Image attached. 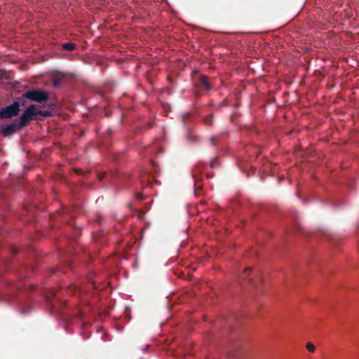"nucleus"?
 <instances>
[{"mask_svg": "<svg viewBox=\"0 0 359 359\" xmlns=\"http://www.w3.org/2000/svg\"><path fill=\"white\" fill-rule=\"evenodd\" d=\"M217 165H218V161H217V158H213V159L211 160L210 163V166L212 168H214Z\"/></svg>", "mask_w": 359, "mask_h": 359, "instance_id": "nucleus-10", "label": "nucleus"}, {"mask_svg": "<svg viewBox=\"0 0 359 359\" xmlns=\"http://www.w3.org/2000/svg\"><path fill=\"white\" fill-rule=\"evenodd\" d=\"M13 289H20V287L18 285H11L10 287H9V291L8 292V293L10 294V292H11V290Z\"/></svg>", "mask_w": 359, "mask_h": 359, "instance_id": "nucleus-13", "label": "nucleus"}, {"mask_svg": "<svg viewBox=\"0 0 359 359\" xmlns=\"http://www.w3.org/2000/svg\"><path fill=\"white\" fill-rule=\"evenodd\" d=\"M306 349H307L309 351L311 352V353L314 352V351H315V350H316V347H315V346H314L312 343H311V342H308V343L306 344Z\"/></svg>", "mask_w": 359, "mask_h": 359, "instance_id": "nucleus-9", "label": "nucleus"}, {"mask_svg": "<svg viewBox=\"0 0 359 359\" xmlns=\"http://www.w3.org/2000/svg\"><path fill=\"white\" fill-rule=\"evenodd\" d=\"M205 122L208 125H211L212 122V117L210 116L209 117L205 118Z\"/></svg>", "mask_w": 359, "mask_h": 359, "instance_id": "nucleus-12", "label": "nucleus"}, {"mask_svg": "<svg viewBox=\"0 0 359 359\" xmlns=\"http://www.w3.org/2000/svg\"><path fill=\"white\" fill-rule=\"evenodd\" d=\"M62 48L67 51H72L76 48V46L72 43H65L62 45Z\"/></svg>", "mask_w": 359, "mask_h": 359, "instance_id": "nucleus-8", "label": "nucleus"}, {"mask_svg": "<svg viewBox=\"0 0 359 359\" xmlns=\"http://www.w3.org/2000/svg\"><path fill=\"white\" fill-rule=\"evenodd\" d=\"M204 169V165L203 164H201V163H198L197 165H196L192 170H191V172H192V177L196 181V184H195V186H197V182H199L201 180V179H198V175L202 172V171ZM201 185H198V187H199Z\"/></svg>", "mask_w": 359, "mask_h": 359, "instance_id": "nucleus-5", "label": "nucleus"}, {"mask_svg": "<svg viewBox=\"0 0 359 359\" xmlns=\"http://www.w3.org/2000/svg\"><path fill=\"white\" fill-rule=\"evenodd\" d=\"M251 271H252L251 268H250V267L249 268H246L244 270V271L243 272V273L241 274V279H242V280L247 279L248 281L250 284L256 286V284L254 283L253 278L252 277H250Z\"/></svg>", "mask_w": 359, "mask_h": 359, "instance_id": "nucleus-6", "label": "nucleus"}, {"mask_svg": "<svg viewBox=\"0 0 359 359\" xmlns=\"http://www.w3.org/2000/svg\"><path fill=\"white\" fill-rule=\"evenodd\" d=\"M97 177H98L99 180H100V181H101V180H102L104 179V174H101V173H100V174H98V175H97Z\"/></svg>", "mask_w": 359, "mask_h": 359, "instance_id": "nucleus-15", "label": "nucleus"}, {"mask_svg": "<svg viewBox=\"0 0 359 359\" xmlns=\"http://www.w3.org/2000/svg\"><path fill=\"white\" fill-rule=\"evenodd\" d=\"M19 122L18 120H15V121L9 125H7L6 127L2 129V134L6 136H10L14 134L17 129H20Z\"/></svg>", "mask_w": 359, "mask_h": 359, "instance_id": "nucleus-4", "label": "nucleus"}, {"mask_svg": "<svg viewBox=\"0 0 359 359\" xmlns=\"http://www.w3.org/2000/svg\"><path fill=\"white\" fill-rule=\"evenodd\" d=\"M37 114L36 106L34 104L29 105L25 112L22 114L19 119H17L19 122L20 128L25 127L34 116Z\"/></svg>", "mask_w": 359, "mask_h": 359, "instance_id": "nucleus-2", "label": "nucleus"}, {"mask_svg": "<svg viewBox=\"0 0 359 359\" xmlns=\"http://www.w3.org/2000/svg\"><path fill=\"white\" fill-rule=\"evenodd\" d=\"M199 84L204 89L208 90L210 89V85L208 81V78L206 76L201 75L198 79Z\"/></svg>", "mask_w": 359, "mask_h": 359, "instance_id": "nucleus-7", "label": "nucleus"}, {"mask_svg": "<svg viewBox=\"0 0 359 359\" xmlns=\"http://www.w3.org/2000/svg\"><path fill=\"white\" fill-rule=\"evenodd\" d=\"M53 85H54V86H57L58 85V83L56 81V80H54Z\"/></svg>", "mask_w": 359, "mask_h": 359, "instance_id": "nucleus-16", "label": "nucleus"}, {"mask_svg": "<svg viewBox=\"0 0 359 359\" xmlns=\"http://www.w3.org/2000/svg\"><path fill=\"white\" fill-rule=\"evenodd\" d=\"M259 276V272L257 271V272H256V273H253V276Z\"/></svg>", "mask_w": 359, "mask_h": 359, "instance_id": "nucleus-18", "label": "nucleus"}, {"mask_svg": "<svg viewBox=\"0 0 359 359\" xmlns=\"http://www.w3.org/2000/svg\"><path fill=\"white\" fill-rule=\"evenodd\" d=\"M216 140H217V137H214V136H212V137H211L210 138V140L211 141V142H212V144L213 145H215V141H216Z\"/></svg>", "mask_w": 359, "mask_h": 359, "instance_id": "nucleus-14", "label": "nucleus"}, {"mask_svg": "<svg viewBox=\"0 0 359 359\" xmlns=\"http://www.w3.org/2000/svg\"><path fill=\"white\" fill-rule=\"evenodd\" d=\"M20 111V104L18 102H14L12 104L2 108L0 110V118H11L18 114Z\"/></svg>", "mask_w": 359, "mask_h": 359, "instance_id": "nucleus-3", "label": "nucleus"}, {"mask_svg": "<svg viewBox=\"0 0 359 359\" xmlns=\"http://www.w3.org/2000/svg\"><path fill=\"white\" fill-rule=\"evenodd\" d=\"M37 114H40L43 116H48L50 115V113L48 111H37Z\"/></svg>", "mask_w": 359, "mask_h": 359, "instance_id": "nucleus-11", "label": "nucleus"}, {"mask_svg": "<svg viewBox=\"0 0 359 359\" xmlns=\"http://www.w3.org/2000/svg\"><path fill=\"white\" fill-rule=\"evenodd\" d=\"M137 198L140 199V200H142L143 199V198L140 196V194H138Z\"/></svg>", "mask_w": 359, "mask_h": 359, "instance_id": "nucleus-17", "label": "nucleus"}, {"mask_svg": "<svg viewBox=\"0 0 359 359\" xmlns=\"http://www.w3.org/2000/svg\"><path fill=\"white\" fill-rule=\"evenodd\" d=\"M22 96L31 101L41 104H44L49 99L48 93L40 89L27 90Z\"/></svg>", "mask_w": 359, "mask_h": 359, "instance_id": "nucleus-1", "label": "nucleus"}]
</instances>
